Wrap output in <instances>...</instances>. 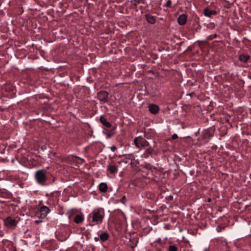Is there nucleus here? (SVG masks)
<instances>
[{"mask_svg":"<svg viewBox=\"0 0 251 251\" xmlns=\"http://www.w3.org/2000/svg\"><path fill=\"white\" fill-rule=\"evenodd\" d=\"M210 25H211V26H210V27H214V24H211Z\"/></svg>","mask_w":251,"mask_h":251,"instance_id":"nucleus-39","label":"nucleus"},{"mask_svg":"<svg viewBox=\"0 0 251 251\" xmlns=\"http://www.w3.org/2000/svg\"><path fill=\"white\" fill-rule=\"evenodd\" d=\"M139 242V238L136 234H133L130 236L128 245L132 250H134L137 246Z\"/></svg>","mask_w":251,"mask_h":251,"instance_id":"nucleus-13","label":"nucleus"},{"mask_svg":"<svg viewBox=\"0 0 251 251\" xmlns=\"http://www.w3.org/2000/svg\"><path fill=\"white\" fill-rule=\"evenodd\" d=\"M177 138H178V136H177V135L176 134V133H174V134L172 135V139L173 140H175V139H177Z\"/></svg>","mask_w":251,"mask_h":251,"instance_id":"nucleus-33","label":"nucleus"},{"mask_svg":"<svg viewBox=\"0 0 251 251\" xmlns=\"http://www.w3.org/2000/svg\"><path fill=\"white\" fill-rule=\"evenodd\" d=\"M155 249H156L155 251H163L161 250L160 248L156 247V248H155Z\"/></svg>","mask_w":251,"mask_h":251,"instance_id":"nucleus-37","label":"nucleus"},{"mask_svg":"<svg viewBox=\"0 0 251 251\" xmlns=\"http://www.w3.org/2000/svg\"><path fill=\"white\" fill-rule=\"evenodd\" d=\"M145 18L148 23L150 24H154L156 22V16H152L150 13H146L145 15Z\"/></svg>","mask_w":251,"mask_h":251,"instance_id":"nucleus-15","label":"nucleus"},{"mask_svg":"<svg viewBox=\"0 0 251 251\" xmlns=\"http://www.w3.org/2000/svg\"><path fill=\"white\" fill-rule=\"evenodd\" d=\"M110 150L114 152L117 150V147L115 146H113L110 147Z\"/></svg>","mask_w":251,"mask_h":251,"instance_id":"nucleus-34","label":"nucleus"},{"mask_svg":"<svg viewBox=\"0 0 251 251\" xmlns=\"http://www.w3.org/2000/svg\"><path fill=\"white\" fill-rule=\"evenodd\" d=\"M200 26H199L197 28H196V30L198 29H200Z\"/></svg>","mask_w":251,"mask_h":251,"instance_id":"nucleus-44","label":"nucleus"},{"mask_svg":"<svg viewBox=\"0 0 251 251\" xmlns=\"http://www.w3.org/2000/svg\"><path fill=\"white\" fill-rule=\"evenodd\" d=\"M227 243L221 239H216L213 240L208 248H206L203 251H224L227 249Z\"/></svg>","mask_w":251,"mask_h":251,"instance_id":"nucleus-3","label":"nucleus"},{"mask_svg":"<svg viewBox=\"0 0 251 251\" xmlns=\"http://www.w3.org/2000/svg\"><path fill=\"white\" fill-rule=\"evenodd\" d=\"M172 5V1L170 0H169L167 3L165 4V6L167 7H171Z\"/></svg>","mask_w":251,"mask_h":251,"instance_id":"nucleus-32","label":"nucleus"},{"mask_svg":"<svg viewBox=\"0 0 251 251\" xmlns=\"http://www.w3.org/2000/svg\"><path fill=\"white\" fill-rule=\"evenodd\" d=\"M100 122L106 127L109 128L112 126L111 124L107 121L104 115H102L100 117Z\"/></svg>","mask_w":251,"mask_h":251,"instance_id":"nucleus-19","label":"nucleus"},{"mask_svg":"<svg viewBox=\"0 0 251 251\" xmlns=\"http://www.w3.org/2000/svg\"><path fill=\"white\" fill-rule=\"evenodd\" d=\"M213 136V133L211 132L209 130H205L203 133V137L204 139H206L207 141L211 139V138Z\"/></svg>","mask_w":251,"mask_h":251,"instance_id":"nucleus-22","label":"nucleus"},{"mask_svg":"<svg viewBox=\"0 0 251 251\" xmlns=\"http://www.w3.org/2000/svg\"><path fill=\"white\" fill-rule=\"evenodd\" d=\"M70 235V230L68 228L62 227L55 232L57 239L60 241L63 242L66 240Z\"/></svg>","mask_w":251,"mask_h":251,"instance_id":"nucleus-5","label":"nucleus"},{"mask_svg":"<svg viewBox=\"0 0 251 251\" xmlns=\"http://www.w3.org/2000/svg\"><path fill=\"white\" fill-rule=\"evenodd\" d=\"M53 194H54V193L52 192V193H50L49 195V194H47L46 196H49L50 197H53Z\"/></svg>","mask_w":251,"mask_h":251,"instance_id":"nucleus-38","label":"nucleus"},{"mask_svg":"<svg viewBox=\"0 0 251 251\" xmlns=\"http://www.w3.org/2000/svg\"><path fill=\"white\" fill-rule=\"evenodd\" d=\"M235 246L241 250L247 251L251 248V236L238 239L235 242Z\"/></svg>","mask_w":251,"mask_h":251,"instance_id":"nucleus-4","label":"nucleus"},{"mask_svg":"<svg viewBox=\"0 0 251 251\" xmlns=\"http://www.w3.org/2000/svg\"><path fill=\"white\" fill-rule=\"evenodd\" d=\"M145 168L149 171H152L153 169H155V168L152 166L149 163H146L145 164Z\"/></svg>","mask_w":251,"mask_h":251,"instance_id":"nucleus-29","label":"nucleus"},{"mask_svg":"<svg viewBox=\"0 0 251 251\" xmlns=\"http://www.w3.org/2000/svg\"><path fill=\"white\" fill-rule=\"evenodd\" d=\"M148 108L149 111L154 115L158 114L160 110L159 106L154 103L149 104Z\"/></svg>","mask_w":251,"mask_h":251,"instance_id":"nucleus-14","label":"nucleus"},{"mask_svg":"<svg viewBox=\"0 0 251 251\" xmlns=\"http://www.w3.org/2000/svg\"><path fill=\"white\" fill-rule=\"evenodd\" d=\"M247 251H251V248H250L249 250H247Z\"/></svg>","mask_w":251,"mask_h":251,"instance_id":"nucleus-45","label":"nucleus"},{"mask_svg":"<svg viewBox=\"0 0 251 251\" xmlns=\"http://www.w3.org/2000/svg\"><path fill=\"white\" fill-rule=\"evenodd\" d=\"M143 8H144V6H142H142H139V8H140V9H141V10H142V9H143Z\"/></svg>","mask_w":251,"mask_h":251,"instance_id":"nucleus-41","label":"nucleus"},{"mask_svg":"<svg viewBox=\"0 0 251 251\" xmlns=\"http://www.w3.org/2000/svg\"><path fill=\"white\" fill-rule=\"evenodd\" d=\"M34 177L36 183L42 186L53 185L56 183L57 179L48 168L37 170Z\"/></svg>","mask_w":251,"mask_h":251,"instance_id":"nucleus-1","label":"nucleus"},{"mask_svg":"<svg viewBox=\"0 0 251 251\" xmlns=\"http://www.w3.org/2000/svg\"><path fill=\"white\" fill-rule=\"evenodd\" d=\"M119 201L122 203L123 204H126L127 201L126 196H123L122 198L119 199Z\"/></svg>","mask_w":251,"mask_h":251,"instance_id":"nucleus-30","label":"nucleus"},{"mask_svg":"<svg viewBox=\"0 0 251 251\" xmlns=\"http://www.w3.org/2000/svg\"><path fill=\"white\" fill-rule=\"evenodd\" d=\"M153 150L151 147L147 149L144 153L142 155V157L144 158H147L150 155L152 154Z\"/></svg>","mask_w":251,"mask_h":251,"instance_id":"nucleus-21","label":"nucleus"},{"mask_svg":"<svg viewBox=\"0 0 251 251\" xmlns=\"http://www.w3.org/2000/svg\"><path fill=\"white\" fill-rule=\"evenodd\" d=\"M170 242L171 241L168 240L167 238L164 239H161L159 238L152 243V246L155 248H160L161 250L163 251L164 250H167L168 249V247Z\"/></svg>","mask_w":251,"mask_h":251,"instance_id":"nucleus-7","label":"nucleus"},{"mask_svg":"<svg viewBox=\"0 0 251 251\" xmlns=\"http://www.w3.org/2000/svg\"><path fill=\"white\" fill-rule=\"evenodd\" d=\"M84 220L83 216L82 214H77L75 216L74 218V221L76 224H80L82 223Z\"/></svg>","mask_w":251,"mask_h":251,"instance_id":"nucleus-25","label":"nucleus"},{"mask_svg":"<svg viewBox=\"0 0 251 251\" xmlns=\"http://www.w3.org/2000/svg\"><path fill=\"white\" fill-rule=\"evenodd\" d=\"M115 220L116 223L118 224L121 228L126 226V218L121 210H117Z\"/></svg>","mask_w":251,"mask_h":251,"instance_id":"nucleus-6","label":"nucleus"},{"mask_svg":"<svg viewBox=\"0 0 251 251\" xmlns=\"http://www.w3.org/2000/svg\"><path fill=\"white\" fill-rule=\"evenodd\" d=\"M135 1V5L137 6V4L142 3L143 4H146V2L144 0H134Z\"/></svg>","mask_w":251,"mask_h":251,"instance_id":"nucleus-31","label":"nucleus"},{"mask_svg":"<svg viewBox=\"0 0 251 251\" xmlns=\"http://www.w3.org/2000/svg\"><path fill=\"white\" fill-rule=\"evenodd\" d=\"M217 12L214 10H211L208 7H206L203 9V14L205 16L211 18L212 15H217Z\"/></svg>","mask_w":251,"mask_h":251,"instance_id":"nucleus-16","label":"nucleus"},{"mask_svg":"<svg viewBox=\"0 0 251 251\" xmlns=\"http://www.w3.org/2000/svg\"><path fill=\"white\" fill-rule=\"evenodd\" d=\"M94 240H95L96 242H98V241H100L99 236H98V237H94Z\"/></svg>","mask_w":251,"mask_h":251,"instance_id":"nucleus-35","label":"nucleus"},{"mask_svg":"<svg viewBox=\"0 0 251 251\" xmlns=\"http://www.w3.org/2000/svg\"><path fill=\"white\" fill-rule=\"evenodd\" d=\"M208 202H210L211 201V199H208V200H207Z\"/></svg>","mask_w":251,"mask_h":251,"instance_id":"nucleus-43","label":"nucleus"},{"mask_svg":"<svg viewBox=\"0 0 251 251\" xmlns=\"http://www.w3.org/2000/svg\"><path fill=\"white\" fill-rule=\"evenodd\" d=\"M250 58V56L249 55L242 54L239 56V59L241 61L244 63H246L248 61Z\"/></svg>","mask_w":251,"mask_h":251,"instance_id":"nucleus-27","label":"nucleus"},{"mask_svg":"<svg viewBox=\"0 0 251 251\" xmlns=\"http://www.w3.org/2000/svg\"><path fill=\"white\" fill-rule=\"evenodd\" d=\"M107 170L111 174H115L117 173L118 172L117 167L115 165L113 164H110L108 165L107 167Z\"/></svg>","mask_w":251,"mask_h":251,"instance_id":"nucleus-26","label":"nucleus"},{"mask_svg":"<svg viewBox=\"0 0 251 251\" xmlns=\"http://www.w3.org/2000/svg\"><path fill=\"white\" fill-rule=\"evenodd\" d=\"M187 20V15L185 14H182L178 17L177 19V22L179 25H183L186 24Z\"/></svg>","mask_w":251,"mask_h":251,"instance_id":"nucleus-18","label":"nucleus"},{"mask_svg":"<svg viewBox=\"0 0 251 251\" xmlns=\"http://www.w3.org/2000/svg\"><path fill=\"white\" fill-rule=\"evenodd\" d=\"M134 143L138 148L149 147L150 145L149 142L141 136L134 138Z\"/></svg>","mask_w":251,"mask_h":251,"instance_id":"nucleus-9","label":"nucleus"},{"mask_svg":"<svg viewBox=\"0 0 251 251\" xmlns=\"http://www.w3.org/2000/svg\"><path fill=\"white\" fill-rule=\"evenodd\" d=\"M173 196H169L168 197V200L172 201V200H173Z\"/></svg>","mask_w":251,"mask_h":251,"instance_id":"nucleus-36","label":"nucleus"},{"mask_svg":"<svg viewBox=\"0 0 251 251\" xmlns=\"http://www.w3.org/2000/svg\"><path fill=\"white\" fill-rule=\"evenodd\" d=\"M36 223H40V222H41V221H38V220H37L35 221Z\"/></svg>","mask_w":251,"mask_h":251,"instance_id":"nucleus-42","label":"nucleus"},{"mask_svg":"<svg viewBox=\"0 0 251 251\" xmlns=\"http://www.w3.org/2000/svg\"><path fill=\"white\" fill-rule=\"evenodd\" d=\"M99 237L101 242H105L109 240L110 235L106 231H102L99 234Z\"/></svg>","mask_w":251,"mask_h":251,"instance_id":"nucleus-17","label":"nucleus"},{"mask_svg":"<svg viewBox=\"0 0 251 251\" xmlns=\"http://www.w3.org/2000/svg\"><path fill=\"white\" fill-rule=\"evenodd\" d=\"M107 188V185L104 182H101L99 185V189L101 193L106 192Z\"/></svg>","mask_w":251,"mask_h":251,"instance_id":"nucleus-23","label":"nucleus"},{"mask_svg":"<svg viewBox=\"0 0 251 251\" xmlns=\"http://www.w3.org/2000/svg\"><path fill=\"white\" fill-rule=\"evenodd\" d=\"M50 212V209L46 206H42L36 212V216L39 218H45Z\"/></svg>","mask_w":251,"mask_h":251,"instance_id":"nucleus-10","label":"nucleus"},{"mask_svg":"<svg viewBox=\"0 0 251 251\" xmlns=\"http://www.w3.org/2000/svg\"><path fill=\"white\" fill-rule=\"evenodd\" d=\"M3 90H5V91H10L11 92L12 94L14 93L15 89L12 85H8L7 86H4L2 88Z\"/></svg>","mask_w":251,"mask_h":251,"instance_id":"nucleus-28","label":"nucleus"},{"mask_svg":"<svg viewBox=\"0 0 251 251\" xmlns=\"http://www.w3.org/2000/svg\"><path fill=\"white\" fill-rule=\"evenodd\" d=\"M43 246L49 251H54L57 248V245L54 240L46 241L44 243Z\"/></svg>","mask_w":251,"mask_h":251,"instance_id":"nucleus-12","label":"nucleus"},{"mask_svg":"<svg viewBox=\"0 0 251 251\" xmlns=\"http://www.w3.org/2000/svg\"><path fill=\"white\" fill-rule=\"evenodd\" d=\"M3 222L4 226L11 229H15L18 223V221L11 216H8L5 218Z\"/></svg>","mask_w":251,"mask_h":251,"instance_id":"nucleus-8","label":"nucleus"},{"mask_svg":"<svg viewBox=\"0 0 251 251\" xmlns=\"http://www.w3.org/2000/svg\"><path fill=\"white\" fill-rule=\"evenodd\" d=\"M166 251H179L178 245L170 242Z\"/></svg>","mask_w":251,"mask_h":251,"instance_id":"nucleus-20","label":"nucleus"},{"mask_svg":"<svg viewBox=\"0 0 251 251\" xmlns=\"http://www.w3.org/2000/svg\"><path fill=\"white\" fill-rule=\"evenodd\" d=\"M210 25H211V26H210V27H214V24H211Z\"/></svg>","mask_w":251,"mask_h":251,"instance_id":"nucleus-40","label":"nucleus"},{"mask_svg":"<svg viewBox=\"0 0 251 251\" xmlns=\"http://www.w3.org/2000/svg\"><path fill=\"white\" fill-rule=\"evenodd\" d=\"M105 216L104 210L102 208H98L94 209L92 212L88 214L87 218V224L86 226L88 227H93L95 226H100L102 223ZM88 229H90L88 228Z\"/></svg>","mask_w":251,"mask_h":251,"instance_id":"nucleus-2","label":"nucleus"},{"mask_svg":"<svg viewBox=\"0 0 251 251\" xmlns=\"http://www.w3.org/2000/svg\"><path fill=\"white\" fill-rule=\"evenodd\" d=\"M217 36V35L215 34V35H214V37L215 38Z\"/></svg>","mask_w":251,"mask_h":251,"instance_id":"nucleus-46","label":"nucleus"},{"mask_svg":"<svg viewBox=\"0 0 251 251\" xmlns=\"http://www.w3.org/2000/svg\"><path fill=\"white\" fill-rule=\"evenodd\" d=\"M109 93L106 91H100L97 93L98 99L103 103H107L108 101V98Z\"/></svg>","mask_w":251,"mask_h":251,"instance_id":"nucleus-11","label":"nucleus"},{"mask_svg":"<svg viewBox=\"0 0 251 251\" xmlns=\"http://www.w3.org/2000/svg\"><path fill=\"white\" fill-rule=\"evenodd\" d=\"M10 193L6 189H0V197L7 198L10 196Z\"/></svg>","mask_w":251,"mask_h":251,"instance_id":"nucleus-24","label":"nucleus"}]
</instances>
